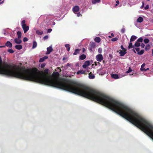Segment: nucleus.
Here are the masks:
<instances>
[{
	"instance_id": "nucleus-1",
	"label": "nucleus",
	"mask_w": 153,
	"mask_h": 153,
	"mask_svg": "<svg viewBox=\"0 0 153 153\" xmlns=\"http://www.w3.org/2000/svg\"><path fill=\"white\" fill-rule=\"evenodd\" d=\"M28 73L22 76L27 77L25 80L35 82L45 85L58 88L80 95L93 100L106 107V95L85 85L66 79H58L48 75L49 70L46 69L44 74H38L36 69H28Z\"/></svg>"
},
{
	"instance_id": "nucleus-2",
	"label": "nucleus",
	"mask_w": 153,
	"mask_h": 153,
	"mask_svg": "<svg viewBox=\"0 0 153 153\" xmlns=\"http://www.w3.org/2000/svg\"><path fill=\"white\" fill-rule=\"evenodd\" d=\"M2 61L0 57V74L15 77L19 79H27L22 76L24 74L28 73L29 70H25L24 68L19 67L14 64L4 63L2 65Z\"/></svg>"
},
{
	"instance_id": "nucleus-3",
	"label": "nucleus",
	"mask_w": 153,
	"mask_h": 153,
	"mask_svg": "<svg viewBox=\"0 0 153 153\" xmlns=\"http://www.w3.org/2000/svg\"><path fill=\"white\" fill-rule=\"evenodd\" d=\"M21 25L22 28L24 30V33H26L28 30L29 29V27L27 26L25 24V21L23 20L21 22Z\"/></svg>"
},
{
	"instance_id": "nucleus-4",
	"label": "nucleus",
	"mask_w": 153,
	"mask_h": 153,
	"mask_svg": "<svg viewBox=\"0 0 153 153\" xmlns=\"http://www.w3.org/2000/svg\"><path fill=\"white\" fill-rule=\"evenodd\" d=\"M96 46L95 43L93 42H91L88 48L90 52H92L93 49H94Z\"/></svg>"
},
{
	"instance_id": "nucleus-5",
	"label": "nucleus",
	"mask_w": 153,
	"mask_h": 153,
	"mask_svg": "<svg viewBox=\"0 0 153 153\" xmlns=\"http://www.w3.org/2000/svg\"><path fill=\"white\" fill-rule=\"evenodd\" d=\"M97 60L99 62H101L103 59L102 55L101 54H99L96 56V57Z\"/></svg>"
},
{
	"instance_id": "nucleus-6",
	"label": "nucleus",
	"mask_w": 153,
	"mask_h": 153,
	"mask_svg": "<svg viewBox=\"0 0 153 153\" xmlns=\"http://www.w3.org/2000/svg\"><path fill=\"white\" fill-rule=\"evenodd\" d=\"M79 10V7L78 6H76L73 8V11L74 13L77 12Z\"/></svg>"
},
{
	"instance_id": "nucleus-7",
	"label": "nucleus",
	"mask_w": 153,
	"mask_h": 153,
	"mask_svg": "<svg viewBox=\"0 0 153 153\" xmlns=\"http://www.w3.org/2000/svg\"><path fill=\"white\" fill-rule=\"evenodd\" d=\"M47 51L46 53V54H49L53 50L52 47L51 46H50L49 47H48L47 48Z\"/></svg>"
},
{
	"instance_id": "nucleus-8",
	"label": "nucleus",
	"mask_w": 153,
	"mask_h": 153,
	"mask_svg": "<svg viewBox=\"0 0 153 153\" xmlns=\"http://www.w3.org/2000/svg\"><path fill=\"white\" fill-rule=\"evenodd\" d=\"M126 53V50H120L119 52L120 55L121 56H123Z\"/></svg>"
},
{
	"instance_id": "nucleus-9",
	"label": "nucleus",
	"mask_w": 153,
	"mask_h": 153,
	"mask_svg": "<svg viewBox=\"0 0 153 153\" xmlns=\"http://www.w3.org/2000/svg\"><path fill=\"white\" fill-rule=\"evenodd\" d=\"M5 46L9 48H11L12 47V44L10 42L7 41L5 43Z\"/></svg>"
},
{
	"instance_id": "nucleus-10",
	"label": "nucleus",
	"mask_w": 153,
	"mask_h": 153,
	"mask_svg": "<svg viewBox=\"0 0 153 153\" xmlns=\"http://www.w3.org/2000/svg\"><path fill=\"white\" fill-rule=\"evenodd\" d=\"M14 42L16 44H20L22 43V41L20 39H19L18 38H15L14 39Z\"/></svg>"
},
{
	"instance_id": "nucleus-11",
	"label": "nucleus",
	"mask_w": 153,
	"mask_h": 153,
	"mask_svg": "<svg viewBox=\"0 0 153 153\" xmlns=\"http://www.w3.org/2000/svg\"><path fill=\"white\" fill-rule=\"evenodd\" d=\"M85 71H83V70H80L78 71L77 72L76 74L78 75H79V74H85Z\"/></svg>"
},
{
	"instance_id": "nucleus-12",
	"label": "nucleus",
	"mask_w": 153,
	"mask_h": 153,
	"mask_svg": "<svg viewBox=\"0 0 153 153\" xmlns=\"http://www.w3.org/2000/svg\"><path fill=\"white\" fill-rule=\"evenodd\" d=\"M111 77L112 78L115 79H118L119 78V77L118 74H112L111 75Z\"/></svg>"
},
{
	"instance_id": "nucleus-13",
	"label": "nucleus",
	"mask_w": 153,
	"mask_h": 153,
	"mask_svg": "<svg viewBox=\"0 0 153 153\" xmlns=\"http://www.w3.org/2000/svg\"><path fill=\"white\" fill-rule=\"evenodd\" d=\"M137 36L134 35L132 36L131 37V39H130V41L131 42H134L137 39Z\"/></svg>"
},
{
	"instance_id": "nucleus-14",
	"label": "nucleus",
	"mask_w": 153,
	"mask_h": 153,
	"mask_svg": "<svg viewBox=\"0 0 153 153\" xmlns=\"http://www.w3.org/2000/svg\"><path fill=\"white\" fill-rule=\"evenodd\" d=\"M89 78L90 79H93L95 78L94 75L92 74L91 72H90L89 74Z\"/></svg>"
},
{
	"instance_id": "nucleus-15",
	"label": "nucleus",
	"mask_w": 153,
	"mask_h": 153,
	"mask_svg": "<svg viewBox=\"0 0 153 153\" xmlns=\"http://www.w3.org/2000/svg\"><path fill=\"white\" fill-rule=\"evenodd\" d=\"M86 58V55L84 54L81 55L79 57V59L81 60H83L85 59Z\"/></svg>"
},
{
	"instance_id": "nucleus-16",
	"label": "nucleus",
	"mask_w": 153,
	"mask_h": 153,
	"mask_svg": "<svg viewBox=\"0 0 153 153\" xmlns=\"http://www.w3.org/2000/svg\"><path fill=\"white\" fill-rule=\"evenodd\" d=\"M15 48L17 49L20 50L22 48V45H16L15 46Z\"/></svg>"
},
{
	"instance_id": "nucleus-17",
	"label": "nucleus",
	"mask_w": 153,
	"mask_h": 153,
	"mask_svg": "<svg viewBox=\"0 0 153 153\" xmlns=\"http://www.w3.org/2000/svg\"><path fill=\"white\" fill-rule=\"evenodd\" d=\"M94 41L95 42L97 43H99L101 41V39L99 37H96L95 38Z\"/></svg>"
},
{
	"instance_id": "nucleus-18",
	"label": "nucleus",
	"mask_w": 153,
	"mask_h": 153,
	"mask_svg": "<svg viewBox=\"0 0 153 153\" xmlns=\"http://www.w3.org/2000/svg\"><path fill=\"white\" fill-rule=\"evenodd\" d=\"M143 18L142 17H139L137 19V21L138 22L141 23L143 22Z\"/></svg>"
},
{
	"instance_id": "nucleus-19",
	"label": "nucleus",
	"mask_w": 153,
	"mask_h": 153,
	"mask_svg": "<svg viewBox=\"0 0 153 153\" xmlns=\"http://www.w3.org/2000/svg\"><path fill=\"white\" fill-rule=\"evenodd\" d=\"M81 51V49H76L75 50L74 53H73L74 55H77L79 53L80 51Z\"/></svg>"
},
{
	"instance_id": "nucleus-20",
	"label": "nucleus",
	"mask_w": 153,
	"mask_h": 153,
	"mask_svg": "<svg viewBox=\"0 0 153 153\" xmlns=\"http://www.w3.org/2000/svg\"><path fill=\"white\" fill-rule=\"evenodd\" d=\"M17 35L18 36V38L19 39H20L21 37L22 33L20 31H18L17 32Z\"/></svg>"
},
{
	"instance_id": "nucleus-21",
	"label": "nucleus",
	"mask_w": 153,
	"mask_h": 153,
	"mask_svg": "<svg viewBox=\"0 0 153 153\" xmlns=\"http://www.w3.org/2000/svg\"><path fill=\"white\" fill-rule=\"evenodd\" d=\"M140 45V43L137 41H136L134 45V46L136 47H139Z\"/></svg>"
},
{
	"instance_id": "nucleus-22",
	"label": "nucleus",
	"mask_w": 153,
	"mask_h": 153,
	"mask_svg": "<svg viewBox=\"0 0 153 153\" xmlns=\"http://www.w3.org/2000/svg\"><path fill=\"white\" fill-rule=\"evenodd\" d=\"M36 33L39 35H42L43 33V32L41 30H37L36 31Z\"/></svg>"
},
{
	"instance_id": "nucleus-23",
	"label": "nucleus",
	"mask_w": 153,
	"mask_h": 153,
	"mask_svg": "<svg viewBox=\"0 0 153 153\" xmlns=\"http://www.w3.org/2000/svg\"><path fill=\"white\" fill-rule=\"evenodd\" d=\"M100 0H92V3L93 4H95L96 3H98L100 2Z\"/></svg>"
},
{
	"instance_id": "nucleus-24",
	"label": "nucleus",
	"mask_w": 153,
	"mask_h": 153,
	"mask_svg": "<svg viewBox=\"0 0 153 153\" xmlns=\"http://www.w3.org/2000/svg\"><path fill=\"white\" fill-rule=\"evenodd\" d=\"M144 52V50H141L140 51L138 52H137V54L139 55H142Z\"/></svg>"
},
{
	"instance_id": "nucleus-25",
	"label": "nucleus",
	"mask_w": 153,
	"mask_h": 153,
	"mask_svg": "<svg viewBox=\"0 0 153 153\" xmlns=\"http://www.w3.org/2000/svg\"><path fill=\"white\" fill-rule=\"evenodd\" d=\"M150 45L149 44L146 45L145 48V50L146 51H147L150 49Z\"/></svg>"
},
{
	"instance_id": "nucleus-26",
	"label": "nucleus",
	"mask_w": 153,
	"mask_h": 153,
	"mask_svg": "<svg viewBox=\"0 0 153 153\" xmlns=\"http://www.w3.org/2000/svg\"><path fill=\"white\" fill-rule=\"evenodd\" d=\"M65 46L67 48V51H69L70 49V45L69 44H66L65 45Z\"/></svg>"
},
{
	"instance_id": "nucleus-27",
	"label": "nucleus",
	"mask_w": 153,
	"mask_h": 153,
	"mask_svg": "<svg viewBox=\"0 0 153 153\" xmlns=\"http://www.w3.org/2000/svg\"><path fill=\"white\" fill-rule=\"evenodd\" d=\"M37 43L36 41H34L33 43V48H34L37 46Z\"/></svg>"
},
{
	"instance_id": "nucleus-28",
	"label": "nucleus",
	"mask_w": 153,
	"mask_h": 153,
	"mask_svg": "<svg viewBox=\"0 0 153 153\" xmlns=\"http://www.w3.org/2000/svg\"><path fill=\"white\" fill-rule=\"evenodd\" d=\"M145 65H146L145 64V63H144L141 65V68L140 69V70H141V71H143V69L145 68H144V67H145Z\"/></svg>"
},
{
	"instance_id": "nucleus-29",
	"label": "nucleus",
	"mask_w": 153,
	"mask_h": 153,
	"mask_svg": "<svg viewBox=\"0 0 153 153\" xmlns=\"http://www.w3.org/2000/svg\"><path fill=\"white\" fill-rule=\"evenodd\" d=\"M149 40L148 39H145L144 40V42L145 44H147L149 42Z\"/></svg>"
},
{
	"instance_id": "nucleus-30",
	"label": "nucleus",
	"mask_w": 153,
	"mask_h": 153,
	"mask_svg": "<svg viewBox=\"0 0 153 153\" xmlns=\"http://www.w3.org/2000/svg\"><path fill=\"white\" fill-rule=\"evenodd\" d=\"M132 43L130 42L129 43V45L128 46V48L129 49H130L133 48Z\"/></svg>"
},
{
	"instance_id": "nucleus-31",
	"label": "nucleus",
	"mask_w": 153,
	"mask_h": 153,
	"mask_svg": "<svg viewBox=\"0 0 153 153\" xmlns=\"http://www.w3.org/2000/svg\"><path fill=\"white\" fill-rule=\"evenodd\" d=\"M87 66H88L90 65V62L89 61H86L84 63Z\"/></svg>"
},
{
	"instance_id": "nucleus-32",
	"label": "nucleus",
	"mask_w": 153,
	"mask_h": 153,
	"mask_svg": "<svg viewBox=\"0 0 153 153\" xmlns=\"http://www.w3.org/2000/svg\"><path fill=\"white\" fill-rule=\"evenodd\" d=\"M138 42H142L143 41V39L142 37H140L139 38L137 41Z\"/></svg>"
},
{
	"instance_id": "nucleus-33",
	"label": "nucleus",
	"mask_w": 153,
	"mask_h": 153,
	"mask_svg": "<svg viewBox=\"0 0 153 153\" xmlns=\"http://www.w3.org/2000/svg\"><path fill=\"white\" fill-rule=\"evenodd\" d=\"M118 40V38H117V37H115L114 38H112L111 39V40L113 42H115V41H116Z\"/></svg>"
},
{
	"instance_id": "nucleus-34",
	"label": "nucleus",
	"mask_w": 153,
	"mask_h": 153,
	"mask_svg": "<svg viewBox=\"0 0 153 153\" xmlns=\"http://www.w3.org/2000/svg\"><path fill=\"white\" fill-rule=\"evenodd\" d=\"M8 52L10 53H14V51L12 49H9L7 50Z\"/></svg>"
},
{
	"instance_id": "nucleus-35",
	"label": "nucleus",
	"mask_w": 153,
	"mask_h": 153,
	"mask_svg": "<svg viewBox=\"0 0 153 153\" xmlns=\"http://www.w3.org/2000/svg\"><path fill=\"white\" fill-rule=\"evenodd\" d=\"M132 71V70L131 69V67H130L128 70L126 72V73H129Z\"/></svg>"
},
{
	"instance_id": "nucleus-36",
	"label": "nucleus",
	"mask_w": 153,
	"mask_h": 153,
	"mask_svg": "<svg viewBox=\"0 0 153 153\" xmlns=\"http://www.w3.org/2000/svg\"><path fill=\"white\" fill-rule=\"evenodd\" d=\"M44 61V58H41L39 60V62H43Z\"/></svg>"
},
{
	"instance_id": "nucleus-37",
	"label": "nucleus",
	"mask_w": 153,
	"mask_h": 153,
	"mask_svg": "<svg viewBox=\"0 0 153 153\" xmlns=\"http://www.w3.org/2000/svg\"><path fill=\"white\" fill-rule=\"evenodd\" d=\"M28 39L26 37H24L23 39V41L24 42H26L28 41Z\"/></svg>"
},
{
	"instance_id": "nucleus-38",
	"label": "nucleus",
	"mask_w": 153,
	"mask_h": 153,
	"mask_svg": "<svg viewBox=\"0 0 153 153\" xmlns=\"http://www.w3.org/2000/svg\"><path fill=\"white\" fill-rule=\"evenodd\" d=\"M102 49L101 48H99L98 49V52L100 53H102Z\"/></svg>"
},
{
	"instance_id": "nucleus-39",
	"label": "nucleus",
	"mask_w": 153,
	"mask_h": 153,
	"mask_svg": "<svg viewBox=\"0 0 153 153\" xmlns=\"http://www.w3.org/2000/svg\"><path fill=\"white\" fill-rule=\"evenodd\" d=\"M114 34L113 33H111V36H108V37L109 38H111L112 37H113L114 36Z\"/></svg>"
},
{
	"instance_id": "nucleus-40",
	"label": "nucleus",
	"mask_w": 153,
	"mask_h": 153,
	"mask_svg": "<svg viewBox=\"0 0 153 153\" xmlns=\"http://www.w3.org/2000/svg\"><path fill=\"white\" fill-rule=\"evenodd\" d=\"M53 74L56 76H58L59 75V74L58 72H53Z\"/></svg>"
},
{
	"instance_id": "nucleus-41",
	"label": "nucleus",
	"mask_w": 153,
	"mask_h": 153,
	"mask_svg": "<svg viewBox=\"0 0 153 153\" xmlns=\"http://www.w3.org/2000/svg\"><path fill=\"white\" fill-rule=\"evenodd\" d=\"M149 8V6L148 5H146V7H144L145 10H147Z\"/></svg>"
},
{
	"instance_id": "nucleus-42",
	"label": "nucleus",
	"mask_w": 153,
	"mask_h": 153,
	"mask_svg": "<svg viewBox=\"0 0 153 153\" xmlns=\"http://www.w3.org/2000/svg\"><path fill=\"white\" fill-rule=\"evenodd\" d=\"M116 4H115V6H117L119 4V3H120L119 1L118 0H117V1H116Z\"/></svg>"
},
{
	"instance_id": "nucleus-43",
	"label": "nucleus",
	"mask_w": 153,
	"mask_h": 153,
	"mask_svg": "<svg viewBox=\"0 0 153 153\" xmlns=\"http://www.w3.org/2000/svg\"><path fill=\"white\" fill-rule=\"evenodd\" d=\"M45 65V64L44 63H43L41 65V67L42 68H44Z\"/></svg>"
},
{
	"instance_id": "nucleus-44",
	"label": "nucleus",
	"mask_w": 153,
	"mask_h": 153,
	"mask_svg": "<svg viewBox=\"0 0 153 153\" xmlns=\"http://www.w3.org/2000/svg\"><path fill=\"white\" fill-rule=\"evenodd\" d=\"M125 31V29L124 28H123L121 30V32L122 33H124Z\"/></svg>"
},
{
	"instance_id": "nucleus-45",
	"label": "nucleus",
	"mask_w": 153,
	"mask_h": 153,
	"mask_svg": "<svg viewBox=\"0 0 153 153\" xmlns=\"http://www.w3.org/2000/svg\"><path fill=\"white\" fill-rule=\"evenodd\" d=\"M52 30V29H48L47 30V32L48 33H50Z\"/></svg>"
},
{
	"instance_id": "nucleus-46",
	"label": "nucleus",
	"mask_w": 153,
	"mask_h": 153,
	"mask_svg": "<svg viewBox=\"0 0 153 153\" xmlns=\"http://www.w3.org/2000/svg\"><path fill=\"white\" fill-rule=\"evenodd\" d=\"M120 48L121 49L124 50H126L123 47V45H121Z\"/></svg>"
},
{
	"instance_id": "nucleus-47",
	"label": "nucleus",
	"mask_w": 153,
	"mask_h": 153,
	"mask_svg": "<svg viewBox=\"0 0 153 153\" xmlns=\"http://www.w3.org/2000/svg\"><path fill=\"white\" fill-rule=\"evenodd\" d=\"M48 38V36H45L43 37L44 40L47 39Z\"/></svg>"
},
{
	"instance_id": "nucleus-48",
	"label": "nucleus",
	"mask_w": 153,
	"mask_h": 153,
	"mask_svg": "<svg viewBox=\"0 0 153 153\" xmlns=\"http://www.w3.org/2000/svg\"><path fill=\"white\" fill-rule=\"evenodd\" d=\"M145 45L143 43H142L141 45V46L142 48H143L144 47Z\"/></svg>"
},
{
	"instance_id": "nucleus-49",
	"label": "nucleus",
	"mask_w": 153,
	"mask_h": 153,
	"mask_svg": "<svg viewBox=\"0 0 153 153\" xmlns=\"http://www.w3.org/2000/svg\"><path fill=\"white\" fill-rule=\"evenodd\" d=\"M135 50L136 51L138 52H139L140 49L139 48H135Z\"/></svg>"
},
{
	"instance_id": "nucleus-50",
	"label": "nucleus",
	"mask_w": 153,
	"mask_h": 153,
	"mask_svg": "<svg viewBox=\"0 0 153 153\" xmlns=\"http://www.w3.org/2000/svg\"><path fill=\"white\" fill-rule=\"evenodd\" d=\"M133 49H132V51H133L134 53H136V51H135V48H134V47H133Z\"/></svg>"
},
{
	"instance_id": "nucleus-51",
	"label": "nucleus",
	"mask_w": 153,
	"mask_h": 153,
	"mask_svg": "<svg viewBox=\"0 0 153 153\" xmlns=\"http://www.w3.org/2000/svg\"><path fill=\"white\" fill-rule=\"evenodd\" d=\"M88 66H87L86 65H85V64H84L82 65V67L84 68H86Z\"/></svg>"
},
{
	"instance_id": "nucleus-52",
	"label": "nucleus",
	"mask_w": 153,
	"mask_h": 153,
	"mask_svg": "<svg viewBox=\"0 0 153 153\" xmlns=\"http://www.w3.org/2000/svg\"><path fill=\"white\" fill-rule=\"evenodd\" d=\"M149 70V68H147L146 69L143 68V71H146Z\"/></svg>"
},
{
	"instance_id": "nucleus-53",
	"label": "nucleus",
	"mask_w": 153,
	"mask_h": 153,
	"mask_svg": "<svg viewBox=\"0 0 153 153\" xmlns=\"http://www.w3.org/2000/svg\"><path fill=\"white\" fill-rule=\"evenodd\" d=\"M43 58H44V60H45V59H48V56H45L43 57H42Z\"/></svg>"
},
{
	"instance_id": "nucleus-54",
	"label": "nucleus",
	"mask_w": 153,
	"mask_h": 153,
	"mask_svg": "<svg viewBox=\"0 0 153 153\" xmlns=\"http://www.w3.org/2000/svg\"><path fill=\"white\" fill-rule=\"evenodd\" d=\"M144 3L143 2H142V5L141 6V8H143L144 7Z\"/></svg>"
},
{
	"instance_id": "nucleus-55",
	"label": "nucleus",
	"mask_w": 153,
	"mask_h": 153,
	"mask_svg": "<svg viewBox=\"0 0 153 153\" xmlns=\"http://www.w3.org/2000/svg\"><path fill=\"white\" fill-rule=\"evenodd\" d=\"M77 15L78 17L79 16H80L81 15V13H77Z\"/></svg>"
},
{
	"instance_id": "nucleus-56",
	"label": "nucleus",
	"mask_w": 153,
	"mask_h": 153,
	"mask_svg": "<svg viewBox=\"0 0 153 153\" xmlns=\"http://www.w3.org/2000/svg\"><path fill=\"white\" fill-rule=\"evenodd\" d=\"M85 48H82V52H85Z\"/></svg>"
},
{
	"instance_id": "nucleus-57",
	"label": "nucleus",
	"mask_w": 153,
	"mask_h": 153,
	"mask_svg": "<svg viewBox=\"0 0 153 153\" xmlns=\"http://www.w3.org/2000/svg\"><path fill=\"white\" fill-rule=\"evenodd\" d=\"M3 47H5V46L3 45V46H0V48H3Z\"/></svg>"
},
{
	"instance_id": "nucleus-58",
	"label": "nucleus",
	"mask_w": 153,
	"mask_h": 153,
	"mask_svg": "<svg viewBox=\"0 0 153 153\" xmlns=\"http://www.w3.org/2000/svg\"><path fill=\"white\" fill-rule=\"evenodd\" d=\"M55 24V22H53V25H54Z\"/></svg>"
},
{
	"instance_id": "nucleus-59",
	"label": "nucleus",
	"mask_w": 153,
	"mask_h": 153,
	"mask_svg": "<svg viewBox=\"0 0 153 153\" xmlns=\"http://www.w3.org/2000/svg\"><path fill=\"white\" fill-rule=\"evenodd\" d=\"M152 54L153 56V50H152Z\"/></svg>"
},
{
	"instance_id": "nucleus-60",
	"label": "nucleus",
	"mask_w": 153,
	"mask_h": 153,
	"mask_svg": "<svg viewBox=\"0 0 153 153\" xmlns=\"http://www.w3.org/2000/svg\"><path fill=\"white\" fill-rule=\"evenodd\" d=\"M3 1H2V2H0V4H1V3H3Z\"/></svg>"
},
{
	"instance_id": "nucleus-61",
	"label": "nucleus",
	"mask_w": 153,
	"mask_h": 153,
	"mask_svg": "<svg viewBox=\"0 0 153 153\" xmlns=\"http://www.w3.org/2000/svg\"><path fill=\"white\" fill-rule=\"evenodd\" d=\"M59 69L60 70H61V69L59 68Z\"/></svg>"
},
{
	"instance_id": "nucleus-62",
	"label": "nucleus",
	"mask_w": 153,
	"mask_h": 153,
	"mask_svg": "<svg viewBox=\"0 0 153 153\" xmlns=\"http://www.w3.org/2000/svg\"><path fill=\"white\" fill-rule=\"evenodd\" d=\"M1 1V0H0V1Z\"/></svg>"
},
{
	"instance_id": "nucleus-63",
	"label": "nucleus",
	"mask_w": 153,
	"mask_h": 153,
	"mask_svg": "<svg viewBox=\"0 0 153 153\" xmlns=\"http://www.w3.org/2000/svg\"><path fill=\"white\" fill-rule=\"evenodd\" d=\"M152 41H153V39H152Z\"/></svg>"
}]
</instances>
